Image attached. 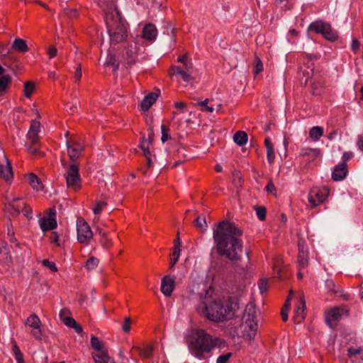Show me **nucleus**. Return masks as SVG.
Here are the masks:
<instances>
[{
  "instance_id": "obj_26",
  "label": "nucleus",
  "mask_w": 363,
  "mask_h": 363,
  "mask_svg": "<svg viewBox=\"0 0 363 363\" xmlns=\"http://www.w3.org/2000/svg\"><path fill=\"white\" fill-rule=\"evenodd\" d=\"M328 23L323 22V21H317L315 22H313L311 23L309 26L308 29L310 30H313L316 33H320L322 34L323 32H324V30L325 29L326 26Z\"/></svg>"
},
{
  "instance_id": "obj_16",
  "label": "nucleus",
  "mask_w": 363,
  "mask_h": 363,
  "mask_svg": "<svg viewBox=\"0 0 363 363\" xmlns=\"http://www.w3.org/2000/svg\"><path fill=\"white\" fill-rule=\"evenodd\" d=\"M4 157L6 160V165L4 166L0 164V177L6 182H9L11 179L13 178L11 164L4 155Z\"/></svg>"
},
{
  "instance_id": "obj_14",
  "label": "nucleus",
  "mask_w": 363,
  "mask_h": 363,
  "mask_svg": "<svg viewBox=\"0 0 363 363\" xmlns=\"http://www.w3.org/2000/svg\"><path fill=\"white\" fill-rule=\"evenodd\" d=\"M347 174V163L342 162L335 167L332 174V179L334 181H341L346 177Z\"/></svg>"
},
{
  "instance_id": "obj_58",
  "label": "nucleus",
  "mask_w": 363,
  "mask_h": 363,
  "mask_svg": "<svg viewBox=\"0 0 363 363\" xmlns=\"http://www.w3.org/2000/svg\"><path fill=\"white\" fill-rule=\"evenodd\" d=\"M359 48H360V43L359 42V40H357L356 38H353L352 43V50L354 52H357L359 50Z\"/></svg>"
},
{
  "instance_id": "obj_32",
  "label": "nucleus",
  "mask_w": 363,
  "mask_h": 363,
  "mask_svg": "<svg viewBox=\"0 0 363 363\" xmlns=\"http://www.w3.org/2000/svg\"><path fill=\"white\" fill-rule=\"evenodd\" d=\"M134 348L138 351L143 357L149 358L152 354L153 347L152 346H147L144 349L140 347H135Z\"/></svg>"
},
{
  "instance_id": "obj_22",
  "label": "nucleus",
  "mask_w": 363,
  "mask_h": 363,
  "mask_svg": "<svg viewBox=\"0 0 363 363\" xmlns=\"http://www.w3.org/2000/svg\"><path fill=\"white\" fill-rule=\"evenodd\" d=\"M11 48L13 50L21 52H26L28 51V47L27 45L26 41L21 38L15 39Z\"/></svg>"
},
{
  "instance_id": "obj_53",
  "label": "nucleus",
  "mask_w": 363,
  "mask_h": 363,
  "mask_svg": "<svg viewBox=\"0 0 363 363\" xmlns=\"http://www.w3.org/2000/svg\"><path fill=\"white\" fill-rule=\"evenodd\" d=\"M62 321L64 323L65 325L69 328H72V325L76 323V320L70 316L65 317L62 320Z\"/></svg>"
},
{
  "instance_id": "obj_37",
  "label": "nucleus",
  "mask_w": 363,
  "mask_h": 363,
  "mask_svg": "<svg viewBox=\"0 0 363 363\" xmlns=\"http://www.w3.org/2000/svg\"><path fill=\"white\" fill-rule=\"evenodd\" d=\"M105 65L108 66H112L113 67V72H116L119 66V63L117 62L113 55H108L107 62L105 63Z\"/></svg>"
},
{
  "instance_id": "obj_42",
  "label": "nucleus",
  "mask_w": 363,
  "mask_h": 363,
  "mask_svg": "<svg viewBox=\"0 0 363 363\" xmlns=\"http://www.w3.org/2000/svg\"><path fill=\"white\" fill-rule=\"evenodd\" d=\"M192 72H188L187 70H184L182 74L180 75L183 80L186 82H191V81H194L195 78L191 76Z\"/></svg>"
},
{
  "instance_id": "obj_9",
  "label": "nucleus",
  "mask_w": 363,
  "mask_h": 363,
  "mask_svg": "<svg viewBox=\"0 0 363 363\" xmlns=\"http://www.w3.org/2000/svg\"><path fill=\"white\" fill-rule=\"evenodd\" d=\"M91 345L93 349L99 352V354L93 355L96 363H115L108 355L107 352L102 350L103 342L97 337L91 336Z\"/></svg>"
},
{
  "instance_id": "obj_29",
  "label": "nucleus",
  "mask_w": 363,
  "mask_h": 363,
  "mask_svg": "<svg viewBox=\"0 0 363 363\" xmlns=\"http://www.w3.org/2000/svg\"><path fill=\"white\" fill-rule=\"evenodd\" d=\"M323 91V85L321 82L316 80L315 79L311 82V93L313 95H320Z\"/></svg>"
},
{
  "instance_id": "obj_23",
  "label": "nucleus",
  "mask_w": 363,
  "mask_h": 363,
  "mask_svg": "<svg viewBox=\"0 0 363 363\" xmlns=\"http://www.w3.org/2000/svg\"><path fill=\"white\" fill-rule=\"evenodd\" d=\"M28 183L30 186H33V189L36 190H42L43 189V184L40 179L33 173H30L28 175Z\"/></svg>"
},
{
  "instance_id": "obj_50",
  "label": "nucleus",
  "mask_w": 363,
  "mask_h": 363,
  "mask_svg": "<svg viewBox=\"0 0 363 363\" xmlns=\"http://www.w3.org/2000/svg\"><path fill=\"white\" fill-rule=\"evenodd\" d=\"M107 205V203L105 201H98L96 204V206L93 208V211L95 214H99L101 213V210L104 207Z\"/></svg>"
},
{
  "instance_id": "obj_52",
  "label": "nucleus",
  "mask_w": 363,
  "mask_h": 363,
  "mask_svg": "<svg viewBox=\"0 0 363 363\" xmlns=\"http://www.w3.org/2000/svg\"><path fill=\"white\" fill-rule=\"evenodd\" d=\"M39 145L35 146L28 145L27 150L31 154H38L40 157H43L44 153L38 152Z\"/></svg>"
},
{
  "instance_id": "obj_27",
  "label": "nucleus",
  "mask_w": 363,
  "mask_h": 363,
  "mask_svg": "<svg viewBox=\"0 0 363 363\" xmlns=\"http://www.w3.org/2000/svg\"><path fill=\"white\" fill-rule=\"evenodd\" d=\"M21 206H15L12 202L5 204V211L13 217L18 216L21 213Z\"/></svg>"
},
{
  "instance_id": "obj_28",
  "label": "nucleus",
  "mask_w": 363,
  "mask_h": 363,
  "mask_svg": "<svg viewBox=\"0 0 363 363\" xmlns=\"http://www.w3.org/2000/svg\"><path fill=\"white\" fill-rule=\"evenodd\" d=\"M323 135V129L320 126H314L309 130L310 138L314 140H318Z\"/></svg>"
},
{
  "instance_id": "obj_20",
  "label": "nucleus",
  "mask_w": 363,
  "mask_h": 363,
  "mask_svg": "<svg viewBox=\"0 0 363 363\" xmlns=\"http://www.w3.org/2000/svg\"><path fill=\"white\" fill-rule=\"evenodd\" d=\"M73 144L76 145V147H72L69 142L66 143L69 157L72 161H75L79 157V154L83 148L79 144L75 143H73Z\"/></svg>"
},
{
  "instance_id": "obj_8",
  "label": "nucleus",
  "mask_w": 363,
  "mask_h": 363,
  "mask_svg": "<svg viewBox=\"0 0 363 363\" xmlns=\"http://www.w3.org/2000/svg\"><path fill=\"white\" fill-rule=\"evenodd\" d=\"M77 240L82 244H88L93 238V233L89 225L82 217L77 220Z\"/></svg>"
},
{
  "instance_id": "obj_60",
  "label": "nucleus",
  "mask_w": 363,
  "mask_h": 363,
  "mask_svg": "<svg viewBox=\"0 0 363 363\" xmlns=\"http://www.w3.org/2000/svg\"><path fill=\"white\" fill-rule=\"evenodd\" d=\"M266 190H267V191L270 192V193H274L276 191V187L272 180L269 181V182L266 186Z\"/></svg>"
},
{
  "instance_id": "obj_1",
  "label": "nucleus",
  "mask_w": 363,
  "mask_h": 363,
  "mask_svg": "<svg viewBox=\"0 0 363 363\" xmlns=\"http://www.w3.org/2000/svg\"><path fill=\"white\" fill-rule=\"evenodd\" d=\"M243 233L235 223L224 220L213 230V240L218 254L231 261L240 259L242 242L238 238Z\"/></svg>"
},
{
  "instance_id": "obj_13",
  "label": "nucleus",
  "mask_w": 363,
  "mask_h": 363,
  "mask_svg": "<svg viewBox=\"0 0 363 363\" xmlns=\"http://www.w3.org/2000/svg\"><path fill=\"white\" fill-rule=\"evenodd\" d=\"M174 289V279L169 276H164L162 279L161 291L166 296H170Z\"/></svg>"
},
{
  "instance_id": "obj_34",
  "label": "nucleus",
  "mask_w": 363,
  "mask_h": 363,
  "mask_svg": "<svg viewBox=\"0 0 363 363\" xmlns=\"http://www.w3.org/2000/svg\"><path fill=\"white\" fill-rule=\"evenodd\" d=\"M253 208L255 210L257 216L260 220L263 221L266 219L267 209L265 207L257 205L254 206Z\"/></svg>"
},
{
  "instance_id": "obj_57",
  "label": "nucleus",
  "mask_w": 363,
  "mask_h": 363,
  "mask_svg": "<svg viewBox=\"0 0 363 363\" xmlns=\"http://www.w3.org/2000/svg\"><path fill=\"white\" fill-rule=\"evenodd\" d=\"M267 160H268L269 163H272L274 162V158H275L274 148L269 149V150H267Z\"/></svg>"
},
{
  "instance_id": "obj_54",
  "label": "nucleus",
  "mask_w": 363,
  "mask_h": 363,
  "mask_svg": "<svg viewBox=\"0 0 363 363\" xmlns=\"http://www.w3.org/2000/svg\"><path fill=\"white\" fill-rule=\"evenodd\" d=\"M47 53L50 58H53L57 55V50L54 45H50L48 48Z\"/></svg>"
},
{
  "instance_id": "obj_55",
  "label": "nucleus",
  "mask_w": 363,
  "mask_h": 363,
  "mask_svg": "<svg viewBox=\"0 0 363 363\" xmlns=\"http://www.w3.org/2000/svg\"><path fill=\"white\" fill-rule=\"evenodd\" d=\"M347 352H348V354H347L348 356L352 357V356L359 354L362 352V349H361V347H357V348L350 347V348H348Z\"/></svg>"
},
{
  "instance_id": "obj_19",
  "label": "nucleus",
  "mask_w": 363,
  "mask_h": 363,
  "mask_svg": "<svg viewBox=\"0 0 363 363\" xmlns=\"http://www.w3.org/2000/svg\"><path fill=\"white\" fill-rule=\"evenodd\" d=\"M306 302L303 298H301L298 305L296 308L295 311V321L297 323L301 322L305 318V309Z\"/></svg>"
},
{
  "instance_id": "obj_12",
  "label": "nucleus",
  "mask_w": 363,
  "mask_h": 363,
  "mask_svg": "<svg viewBox=\"0 0 363 363\" xmlns=\"http://www.w3.org/2000/svg\"><path fill=\"white\" fill-rule=\"evenodd\" d=\"M26 325L29 327L38 330L32 333L33 336L36 340H41V330L40 328V320L36 314L30 315L26 320Z\"/></svg>"
},
{
  "instance_id": "obj_45",
  "label": "nucleus",
  "mask_w": 363,
  "mask_h": 363,
  "mask_svg": "<svg viewBox=\"0 0 363 363\" xmlns=\"http://www.w3.org/2000/svg\"><path fill=\"white\" fill-rule=\"evenodd\" d=\"M232 352H228L219 356L216 360V363H227L232 357Z\"/></svg>"
},
{
  "instance_id": "obj_56",
  "label": "nucleus",
  "mask_w": 363,
  "mask_h": 363,
  "mask_svg": "<svg viewBox=\"0 0 363 363\" xmlns=\"http://www.w3.org/2000/svg\"><path fill=\"white\" fill-rule=\"evenodd\" d=\"M40 124L39 121H33L31 124H30V127L29 131L38 133L39 132V128H40Z\"/></svg>"
},
{
  "instance_id": "obj_18",
  "label": "nucleus",
  "mask_w": 363,
  "mask_h": 363,
  "mask_svg": "<svg viewBox=\"0 0 363 363\" xmlns=\"http://www.w3.org/2000/svg\"><path fill=\"white\" fill-rule=\"evenodd\" d=\"M40 228L43 232L53 230L57 228L55 218H42L39 220Z\"/></svg>"
},
{
  "instance_id": "obj_30",
  "label": "nucleus",
  "mask_w": 363,
  "mask_h": 363,
  "mask_svg": "<svg viewBox=\"0 0 363 363\" xmlns=\"http://www.w3.org/2000/svg\"><path fill=\"white\" fill-rule=\"evenodd\" d=\"M11 82V77L10 75H2L0 77V96H1L2 93L5 91L9 84Z\"/></svg>"
},
{
  "instance_id": "obj_40",
  "label": "nucleus",
  "mask_w": 363,
  "mask_h": 363,
  "mask_svg": "<svg viewBox=\"0 0 363 363\" xmlns=\"http://www.w3.org/2000/svg\"><path fill=\"white\" fill-rule=\"evenodd\" d=\"M161 130H162L161 140L162 143H164L167 140L171 139V136L169 134V129L167 126L162 125L161 127Z\"/></svg>"
},
{
  "instance_id": "obj_15",
  "label": "nucleus",
  "mask_w": 363,
  "mask_h": 363,
  "mask_svg": "<svg viewBox=\"0 0 363 363\" xmlns=\"http://www.w3.org/2000/svg\"><path fill=\"white\" fill-rule=\"evenodd\" d=\"M160 90L157 89V92H151L148 94L147 96L141 101V110L143 111H147L151 106L155 102L156 99L159 96Z\"/></svg>"
},
{
  "instance_id": "obj_31",
  "label": "nucleus",
  "mask_w": 363,
  "mask_h": 363,
  "mask_svg": "<svg viewBox=\"0 0 363 363\" xmlns=\"http://www.w3.org/2000/svg\"><path fill=\"white\" fill-rule=\"evenodd\" d=\"M194 225L201 231H205L207 228L206 217L204 216H198L194 220Z\"/></svg>"
},
{
  "instance_id": "obj_51",
  "label": "nucleus",
  "mask_w": 363,
  "mask_h": 363,
  "mask_svg": "<svg viewBox=\"0 0 363 363\" xmlns=\"http://www.w3.org/2000/svg\"><path fill=\"white\" fill-rule=\"evenodd\" d=\"M100 242L104 248L108 249L113 245V242L108 238V235L104 238H101Z\"/></svg>"
},
{
  "instance_id": "obj_41",
  "label": "nucleus",
  "mask_w": 363,
  "mask_h": 363,
  "mask_svg": "<svg viewBox=\"0 0 363 363\" xmlns=\"http://www.w3.org/2000/svg\"><path fill=\"white\" fill-rule=\"evenodd\" d=\"M258 287L261 294L266 292L268 290L267 279H261L258 282Z\"/></svg>"
},
{
  "instance_id": "obj_39",
  "label": "nucleus",
  "mask_w": 363,
  "mask_h": 363,
  "mask_svg": "<svg viewBox=\"0 0 363 363\" xmlns=\"http://www.w3.org/2000/svg\"><path fill=\"white\" fill-rule=\"evenodd\" d=\"M99 263V260L94 257H89L86 263V267L91 270L95 269Z\"/></svg>"
},
{
  "instance_id": "obj_35",
  "label": "nucleus",
  "mask_w": 363,
  "mask_h": 363,
  "mask_svg": "<svg viewBox=\"0 0 363 363\" xmlns=\"http://www.w3.org/2000/svg\"><path fill=\"white\" fill-rule=\"evenodd\" d=\"M297 263L299 269L307 267L308 264V254L298 255Z\"/></svg>"
},
{
  "instance_id": "obj_6",
  "label": "nucleus",
  "mask_w": 363,
  "mask_h": 363,
  "mask_svg": "<svg viewBox=\"0 0 363 363\" xmlns=\"http://www.w3.org/2000/svg\"><path fill=\"white\" fill-rule=\"evenodd\" d=\"M123 45V49L121 51V57L127 65V68L133 66L137 62L139 48L133 40L127 41Z\"/></svg>"
},
{
  "instance_id": "obj_48",
  "label": "nucleus",
  "mask_w": 363,
  "mask_h": 363,
  "mask_svg": "<svg viewBox=\"0 0 363 363\" xmlns=\"http://www.w3.org/2000/svg\"><path fill=\"white\" fill-rule=\"evenodd\" d=\"M208 99H206L201 102H199L198 105L201 106L203 107V108H202L203 111H208L211 113L214 111V108L212 106H209L208 105Z\"/></svg>"
},
{
  "instance_id": "obj_36",
  "label": "nucleus",
  "mask_w": 363,
  "mask_h": 363,
  "mask_svg": "<svg viewBox=\"0 0 363 363\" xmlns=\"http://www.w3.org/2000/svg\"><path fill=\"white\" fill-rule=\"evenodd\" d=\"M313 69H314L313 67H311L309 65H308L307 69L303 70V77H306V79L304 81V85L307 84V82H308V80L309 78L311 79V81L315 79L312 77L314 74Z\"/></svg>"
},
{
  "instance_id": "obj_49",
  "label": "nucleus",
  "mask_w": 363,
  "mask_h": 363,
  "mask_svg": "<svg viewBox=\"0 0 363 363\" xmlns=\"http://www.w3.org/2000/svg\"><path fill=\"white\" fill-rule=\"evenodd\" d=\"M43 265L50 268L52 272H57V268L53 262H50L48 259H43L42 261Z\"/></svg>"
},
{
  "instance_id": "obj_24",
  "label": "nucleus",
  "mask_w": 363,
  "mask_h": 363,
  "mask_svg": "<svg viewBox=\"0 0 363 363\" xmlns=\"http://www.w3.org/2000/svg\"><path fill=\"white\" fill-rule=\"evenodd\" d=\"M247 135L245 131H238L233 135L234 142L239 146L245 145L247 142Z\"/></svg>"
},
{
  "instance_id": "obj_46",
  "label": "nucleus",
  "mask_w": 363,
  "mask_h": 363,
  "mask_svg": "<svg viewBox=\"0 0 363 363\" xmlns=\"http://www.w3.org/2000/svg\"><path fill=\"white\" fill-rule=\"evenodd\" d=\"M255 60L256 65H255V69L254 72L255 74H257L263 70V65H262L261 60L257 55H255Z\"/></svg>"
},
{
  "instance_id": "obj_17",
  "label": "nucleus",
  "mask_w": 363,
  "mask_h": 363,
  "mask_svg": "<svg viewBox=\"0 0 363 363\" xmlns=\"http://www.w3.org/2000/svg\"><path fill=\"white\" fill-rule=\"evenodd\" d=\"M157 30L156 27L152 23H147L143 29L142 37L148 40H155L157 37Z\"/></svg>"
},
{
  "instance_id": "obj_3",
  "label": "nucleus",
  "mask_w": 363,
  "mask_h": 363,
  "mask_svg": "<svg viewBox=\"0 0 363 363\" xmlns=\"http://www.w3.org/2000/svg\"><path fill=\"white\" fill-rule=\"evenodd\" d=\"M239 309L238 303L232 298L218 299L206 305L204 315L214 322H223L232 319Z\"/></svg>"
},
{
  "instance_id": "obj_61",
  "label": "nucleus",
  "mask_w": 363,
  "mask_h": 363,
  "mask_svg": "<svg viewBox=\"0 0 363 363\" xmlns=\"http://www.w3.org/2000/svg\"><path fill=\"white\" fill-rule=\"evenodd\" d=\"M171 71H174V74L181 75L184 69L179 66L173 65L171 67Z\"/></svg>"
},
{
  "instance_id": "obj_25",
  "label": "nucleus",
  "mask_w": 363,
  "mask_h": 363,
  "mask_svg": "<svg viewBox=\"0 0 363 363\" xmlns=\"http://www.w3.org/2000/svg\"><path fill=\"white\" fill-rule=\"evenodd\" d=\"M325 26H326V28L324 30V32H323V33H322L323 36L325 39H327L330 41H332V42L336 40L338 38L337 32L332 29L330 24L328 23Z\"/></svg>"
},
{
  "instance_id": "obj_64",
  "label": "nucleus",
  "mask_w": 363,
  "mask_h": 363,
  "mask_svg": "<svg viewBox=\"0 0 363 363\" xmlns=\"http://www.w3.org/2000/svg\"><path fill=\"white\" fill-rule=\"evenodd\" d=\"M357 145L360 150L363 151V135H360L358 136V142Z\"/></svg>"
},
{
  "instance_id": "obj_63",
  "label": "nucleus",
  "mask_w": 363,
  "mask_h": 363,
  "mask_svg": "<svg viewBox=\"0 0 363 363\" xmlns=\"http://www.w3.org/2000/svg\"><path fill=\"white\" fill-rule=\"evenodd\" d=\"M82 76L81 64H79L78 67L76 69L74 77L77 81L79 80Z\"/></svg>"
},
{
  "instance_id": "obj_4",
  "label": "nucleus",
  "mask_w": 363,
  "mask_h": 363,
  "mask_svg": "<svg viewBox=\"0 0 363 363\" xmlns=\"http://www.w3.org/2000/svg\"><path fill=\"white\" fill-rule=\"evenodd\" d=\"M106 23L110 35L111 45L125 43L128 40L126 23L117 9L112 10L106 15Z\"/></svg>"
},
{
  "instance_id": "obj_59",
  "label": "nucleus",
  "mask_w": 363,
  "mask_h": 363,
  "mask_svg": "<svg viewBox=\"0 0 363 363\" xmlns=\"http://www.w3.org/2000/svg\"><path fill=\"white\" fill-rule=\"evenodd\" d=\"M10 52L9 49L7 48V45L0 44V54L4 56H6Z\"/></svg>"
},
{
  "instance_id": "obj_44",
  "label": "nucleus",
  "mask_w": 363,
  "mask_h": 363,
  "mask_svg": "<svg viewBox=\"0 0 363 363\" xmlns=\"http://www.w3.org/2000/svg\"><path fill=\"white\" fill-rule=\"evenodd\" d=\"M24 216H26L28 219L32 218V208L30 206L24 203L23 208L21 210Z\"/></svg>"
},
{
  "instance_id": "obj_62",
  "label": "nucleus",
  "mask_w": 363,
  "mask_h": 363,
  "mask_svg": "<svg viewBox=\"0 0 363 363\" xmlns=\"http://www.w3.org/2000/svg\"><path fill=\"white\" fill-rule=\"evenodd\" d=\"M27 138L28 140H38V133H36V132H32V131H28V134H27Z\"/></svg>"
},
{
  "instance_id": "obj_11",
  "label": "nucleus",
  "mask_w": 363,
  "mask_h": 363,
  "mask_svg": "<svg viewBox=\"0 0 363 363\" xmlns=\"http://www.w3.org/2000/svg\"><path fill=\"white\" fill-rule=\"evenodd\" d=\"M328 195V191L320 189H313L308 194V202L315 207L323 203Z\"/></svg>"
},
{
  "instance_id": "obj_5",
  "label": "nucleus",
  "mask_w": 363,
  "mask_h": 363,
  "mask_svg": "<svg viewBox=\"0 0 363 363\" xmlns=\"http://www.w3.org/2000/svg\"><path fill=\"white\" fill-rule=\"evenodd\" d=\"M255 314V306L252 303L247 304L245 310L243 318L245 319L246 336L249 340H254L258 328L257 323L254 320Z\"/></svg>"
},
{
  "instance_id": "obj_2",
  "label": "nucleus",
  "mask_w": 363,
  "mask_h": 363,
  "mask_svg": "<svg viewBox=\"0 0 363 363\" xmlns=\"http://www.w3.org/2000/svg\"><path fill=\"white\" fill-rule=\"evenodd\" d=\"M224 343L219 337H214L203 329H196L189 338L188 347L191 353L199 359H206L208 354L217 346Z\"/></svg>"
},
{
  "instance_id": "obj_43",
  "label": "nucleus",
  "mask_w": 363,
  "mask_h": 363,
  "mask_svg": "<svg viewBox=\"0 0 363 363\" xmlns=\"http://www.w3.org/2000/svg\"><path fill=\"white\" fill-rule=\"evenodd\" d=\"M130 325H131V319L130 317H125L124 319V322L122 325V330L126 333H129L130 330Z\"/></svg>"
},
{
  "instance_id": "obj_33",
  "label": "nucleus",
  "mask_w": 363,
  "mask_h": 363,
  "mask_svg": "<svg viewBox=\"0 0 363 363\" xmlns=\"http://www.w3.org/2000/svg\"><path fill=\"white\" fill-rule=\"evenodd\" d=\"M35 89V84L28 81L24 83L23 92L26 98H30Z\"/></svg>"
},
{
  "instance_id": "obj_47",
  "label": "nucleus",
  "mask_w": 363,
  "mask_h": 363,
  "mask_svg": "<svg viewBox=\"0 0 363 363\" xmlns=\"http://www.w3.org/2000/svg\"><path fill=\"white\" fill-rule=\"evenodd\" d=\"M298 255L308 254L307 249L305 245V241L303 239L299 238L298 242Z\"/></svg>"
},
{
  "instance_id": "obj_21",
  "label": "nucleus",
  "mask_w": 363,
  "mask_h": 363,
  "mask_svg": "<svg viewBox=\"0 0 363 363\" xmlns=\"http://www.w3.org/2000/svg\"><path fill=\"white\" fill-rule=\"evenodd\" d=\"M177 62L182 63L184 65V69L188 72H192L194 69L192 61L189 59L187 53L179 55L177 57Z\"/></svg>"
},
{
  "instance_id": "obj_10",
  "label": "nucleus",
  "mask_w": 363,
  "mask_h": 363,
  "mask_svg": "<svg viewBox=\"0 0 363 363\" xmlns=\"http://www.w3.org/2000/svg\"><path fill=\"white\" fill-rule=\"evenodd\" d=\"M349 309L346 306L335 307L330 310L325 315V321L330 328H333V321H337L344 315H347Z\"/></svg>"
},
{
  "instance_id": "obj_38",
  "label": "nucleus",
  "mask_w": 363,
  "mask_h": 363,
  "mask_svg": "<svg viewBox=\"0 0 363 363\" xmlns=\"http://www.w3.org/2000/svg\"><path fill=\"white\" fill-rule=\"evenodd\" d=\"M233 182L236 187H240L242 186V176L241 173L235 170L233 172Z\"/></svg>"
},
{
  "instance_id": "obj_7",
  "label": "nucleus",
  "mask_w": 363,
  "mask_h": 363,
  "mask_svg": "<svg viewBox=\"0 0 363 363\" xmlns=\"http://www.w3.org/2000/svg\"><path fill=\"white\" fill-rule=\"evenodd\" d=\"M66 183L68 188L78 191L82 186L79 166L76 164L69 165L65 174Z\"/></svg>"
}]
</instances>
